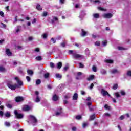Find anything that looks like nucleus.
I'll return each mask as SVG.
<instances>
[{
    "instance_id": "nucleus-1",
    "label": "nucleus",
    "mask_w": 131,
    "mask_h": 131,
    "mask_svg": "<svg viewBox=\"0 0 131 131\" xmlns=\"http://www.w3.org/2000/svg\"><path fill=\"white\" fill-rule=\"evenodd\" d=\"M14 80H16L17 84H12V82H8L7 84L8 88H9V89H10V90H12V91H15L16 88H20V86H22V85H23V82H22V81L20 80L19 77H15L14 78Z\"/></svg>"
},
{
    "instance_id": "nucleus-2",
    "label": "nucleus",
    "mask_w": 131,
    "mask_h": 131,
    "mask_svg": "<svg viewBox=\"0 0 131 131\" xmlns=\"http://www.w3.org/2000/svg\"><path fill=\"white\" fill-rule=\"evenodd\" d=\"M28 122L31 123L32 125H35V124H36L37 123V120L36 119V118L34 117V116L30 115L28 117Z\"/></svg>"
},
{
    "instance_id": "nucleus-3",
    "label": "nucleus",
    "mask_w": 131,
    "mask_h": 131,
    "mask_svg": "<svg viewBox=\"0 0 131 131\" xmlns=\"http://www.w3.org/2000/svg\"><path fill=\"white\" fill-rule=\"evenodd\" d=\"M14 114L16 118H17L18 119H21L24 117V114L19 113L17 110H14Z\"/></svg>"
},
{
    "instance_id": "nucleus-4",
    "label": "nucleus",
    "mask_w": 131,
    "mask_h": 131,
    "mask_svg": "<svg viewBox=\"0 0 131 131\" xmlns=\"http://www.w3.org/2000/svg\"><path fill=\"white\" fill-rule=\"evenodd\" d=\"M73 58H75V59H80V58H83V57H82V55L77 54L76 52H73Z\"/></svg>"
},
{
    "instance_id": "nucleus-5",
    "label": "nucleus",
    "mask_w": 131,
    "mask_h": 131,
    "mask_svg": "<svg viewBox=\"0 0 131 131\" xmlns=\"http://www.w3.org/2000/svg\"><path fill=\"white\" fill-rule=\"evenodd\" d=\"M103 17L106 19H110V18H112L113 17V14L110 13H105L103 15Z\"/></svg>"
},
{
    "instance_id": "nucleus-6",
    "label": "nucleus",
    "mask_w": 131,
    "mask_h": 131,
    "mask_svg": "<svg viewBox=\"0 0 131 131\" xmlns=\"http://www.w3.org/2000/svg\"><path fill=\"white\" fill-rule=\"evenodd\" d=\"M101 95L104 97L105 96H108V97H110V94H109V93H108V92H107L104 89L101 90Z\"/></svg>"
},
{
    "instance_id": "nucleus-7",
    "label": "nucleus",
    "mask_w": 131,
    "mask_h": 131,
    "mask_svg": "<svg viewBox=\"0 0 131 131\" xmlns=\"http://www.w3.org/2000/svg\"><path fill=\"white\" fill-rule=\"evenodd\" d=\"M23 100H24L23 97H20V96H18V97H17L15 98V101L17 103H18L19 102H22V101H23Z\"/></svg>"
},
{
    "instance_id": "nucleus-8",
    "label": "nucleus",
    "mask_w": 131,
    "mask_h": 131,
    "mask_svg": "<svg viewBox=\"0 0 131 131\" xmlns=\"http://www.w3.org/2000/svg\"><path fill=\"white\" fill-rule=\"evenodd\" d=\"M112 74H116V73H119V71L116 69H113L111 71Z\"/></svg>"
},
{
    "instance_id": "nucleus-9",
    "label": "nucleus",
    "mask_w": 131,
    "mask_h": 131,
    "mask_svg": "<svg viewBox=\"0 0 131 131\" xmlns=\"http://www.w3.org/2000/svg\"><path fill=\"white\" fill-rule=\"evenodd\" d=\"M94 78H95V75H91L89 76L88 78H87V80L88 81H91V80H93Z\"/></svg>"
},
{
    "instance_id": "nucleus-10",
    "label": "nucleus",
    "mask_w": 131,
    "mask_h": 131,
    "mask_svg": "<svg viewBox=\"0 0 131 131\" xmlns=\"http://www.w3.org/2000/svg\"><path fill=\"white\" fill-rule=\"evenodd\" d=\"M29 110H30V107L28 105H25L23 108V111H29Z\"/></svg>"
},
{
    "instance_id": "nucleus-11",
    "label": "nucleus",
    "mask_w": 131,
    "mask_h": 131,
    "mask_svg": "<svg viewBox=\"0 0 131 131\" xmlns=\"http://www.w3.org/2000/svg\"><path fill=\"white\" fill-rule=\"evenodd\" d=\"M6 54L9 57H11V56H12V52H11V51H10V49H6Z\"/></svg>"
},
{
    "instance_id": "nucleus-12",
    "label": "nucleus",
    "mask_w": 131,
    "mask_h": 131,
    "mask_svg": "<svg viewBox=\"0 0 131 131\" xmlns=\"http://www.w3.org/2000/svg\"><path fill=\"white\" fill-rule=\"evenodd\" d=\"M87 106H88V107L91 111H93V108H92L91 107V106H92V102L89 101V102H87Z\"/></svg>"
},
{
    "instance_id": "nucleus-13",
    "label": "nucleus",
    "mask_w": 131,
    "mask_h": 131,
    "mask_svg": "<svg viewBox=\"0 0 131 131\" xmlns=\"http://www.w3.org/2000/svg\"><path fill=\"white\" fill-rule=\"evenodd\" d=\"M77 98H78V94L75 93L73 96V100L76 101V100H77Z\"/></svg>"
},
{
    "instance_id": "nucleus-14",
    "label": "nucleus",
    "mask_w": 131,
    "mask_h": 131,
    "mask_svg": "<svg viewBox=\"0 0 131 131\" xmlns=\"http://www.w3.org/2000/svg\"><path fill=\"white\" fill-rule=\"evenodd\" d=\"M93 16L95 19H98V18H100V14L99 13H94Z\"/></svg>"
},
{
    "instance_id": "nucleus-15",
    "label": "nucleus",
    "mask_w": 131,
    "mask_h": 131,
    "mask_svg": "<svg viewBox=\"0 0 131 131\" xmlns=\"http://www.w3.org/2000/svg\"><path fill=\"white\" fill-rule=\"evenodd\" d=\"M88 34V32H85L83 29L82 30L81 36H85Z\"/></svg>"
},
{
    "instance_id": "nucleus-16",
    "label": "nucleus",
    "mask_w": 131,
    "mask_h": 131,
    "mask_svg": "<svg viewBox=\"0 0 131 131\" xmlns=\"http://www.w3.org/2000/svg\"><path fill=\"white\" fill-rule=\"evenodd\" d=\"M57 68L58 69H61L62 68V62H58L57 64Z\"/></svg>"
},
{
    "instance_id": "nucleus-17",
    "label": "nucleus",
    "mask_w": 131,
    "mask_h": 131,
    "mask_svg": "<svg viewBox=\"0 0 131 131\" xmlns=\"http://www.w3.org/2000/svg\"><path fill=\"white\" fill-rule=\"evenodd\" d=\"M4 115H5V117H7V118L11 117V114L10 113V112H8L5 113L4 114Z\"/></svg>"
},
{
    "instance_id": "nucleus-18",
    "label": "nucleus",
    "mask_w": 131,
    "mask_h": 131,
    "mask_svg": "<svg viewBox=\"0 0 131 131\" xmlns=\"http://www.w3.org/2000/svg\"><path fill=\"white\" fill-rule=\"evenodd\" d=\"M52 100H53V101H57V100H58V96H57L56 95H54L53 96Z\"/></svg>"
},
{
    "instance_id": "nucleus-19",
    "label": "nucleus",
    "mask_w": 131,
    "mask_h": 131,
    "mask_svg": "<svg viewBox=\"0 0 131 131\" xmlns=\"http://www.w3.org/2000/svg\"><path fill=\"white\" fill-rule=\"evenodd\" d=\"M55 76H56V78H59V79H61V78H62V75H61L60 74H55Z\"/></svg>"
},
{
    "instance_id": "nucleus-20",
    "label": "nucleus",
    "mask_w": 131,
    "mask_h": 131,
    "mask_svg": "<svg viewBox=\"0 0 131 131\" xmlns=\"http://www.w3.org/2000/svg\"><path fill=\"white\" fill-rule=\"evenodd\" d=\"M4 124L5 126H7L8 127H10V126H11V123H10L9 122H5Z\"/></svg>"
},
{
    "instance_id": "nucleus-21",
    "label": "nucleus",
    "mask_w": 131,
    "mask_h": 131,
    "mask_svg": "<svg viewBox=\"0 0 131 131\" xmlns=\"http://www.w3.org/2000/svg\"><path fill=\"white\" fill-rule=\"evenodd\" d=\"M105 62L106 63H110V64H112V63H113V60L111 59H106L105 60Z\"/></svg>"
},
{
    "instance_id": "nucleus-22",
    "label": "nucleus",
    "mask_w": 131,
    "mask_h": 131,
    "mask_svg": "<svg viewBox=\"0 0 131 131\" xmlns=\"http://www.w3.org/2000/svg\"><path fill=\"white\" fill-rule=\"evenodd\" d=\"M36 9H37V10H38L39 11L42 10V8H41V6L39 4H38L37 5Z\"/></svg>"
},
{
    "instance_id": "nucleus-23",
    "label": "nucleus",
    "mask_w": 131,
    "mask_h": 131,
    "mask_svg": "<svg viewBox=\"0 0 131 131\" xmlns=\"http://www.w3.org/2000/svg\"><path fill=\"white\" fill-rule=\"evenodd\" d=\"M93 2L96 5H99L101 4V1L100 0H94Z\"/></svg>"
},
{
    "instance_id": "nucleus-24",
    "label": "nucleus",
    "mask_w": 131,
    "mask_h": 131,
    "mask_svg": "<svg viewBox=\"0 0 131 131\" xmlns=\"http://www.w3.org/2000/svg\"><path fill=\"white\" fill-rule=\"evenodd\" d=\"M118 49L119 51H125V50H126V48L121 47H118Z\"/></svg>"
},
{
    "instance_id": "nucleus-25",
    "label": "nucleus",
    "mask_w": 131,
    "mask_h": 131,
    "mask_svg": "<svg viewBox=\"0 0 131 131\" xmlns=\"http://www.w3.org/2000/svg\"><path fill=\"white\" fill-rule=\"evenodd\" d=\"M101 74H103V75H105V74H106L107 72L106 71V70L103 69L101 70Z\"/></svg>"
},
{
    "instance_id": "nucleus-26",
    "label": "nucleus",
    "mask_w": 131,
    "mask_h": 131,
    "mask_svg": "<svg viewBox=\"0 0 131 131\" xmlns=\"http://www.w3.org/2000/svg\"><path fill=\"white\" fill-rule=\"evenodd\" d=\"M40 99L39 98V96H37L36 98V99H35V102L36 103H38V102H40Z\"/></svg>"
},
{
    "instance_id": "nucleus-27",
    "label": "nucleus",
    "mask_w": 131,
    "mask_h": 131,
    "mask_svg": "<svg viewBox=\"0 0 131 131\" xmlns=\"http://www.w3.org/2000/svg\"><path fill=\"white\" fill-rule=\"evenodd\" d=\"M118 88V85L117 84H114L113 86V90H117Z\"/></svg>"
},
{
    "instance_id": "nucleus-28",
    "label": "nucleus",
    "mask_w": 131,
    "mask_h": 131,
    "mask_svg": "<svg viewBox=\"0 0 131 131\" xmlns=\"http://www.w3.org/2000/svg\"><path fill=\"white\" fill-rule=\"evenodd\" d=\"M21 29V27L20 26H17L16 29H15V30H16V32L18 33L19 32V31H20V29Z\"/></svg>"
},
{
    "instance_id": "nucleus-29",
    "label": "nucleus",
    "mask_w": 131,
    "mask_h": 131,
    "mask_svg": "<svg viewBox=\"0 0 131 131\" xmlns=\"http://www.w3.org/2000/svg\"><path fill=\"white\" fill-rule=\"evenodd\" d=\"M42 37H43V38L44 39H46V38H47V37H48V34L47 33H44L42 35Z\"/></svg>"
},
{
    "instance_id": "nucleus-30",
    "label": "nucleus",
    "mask_w": 131,
    "mask_h": 131,
    "mask_svg": "<svg viewBox=\"0 0 131 131\" xmlns=\"http://www.w3.org/2000/svg\"><path fill=\"white\" fill-rule=\"evenodd\" d=\"M27 73H28L30 75H32V74H33V71L29 70L27 71Z\"/></svg>"
},
{
    "instance_id": "nucleus-31",
    "label": "nucleus",
    "mask_w": 131,
    "mask_h": 131,
    "mask_svg": "<svg viewBox=\"0 0 131 131\" xmlns=\"http://www.w3.org/2000/svg\"><path fill=\"white\" fill-rule=\"evenodd\" d=\"M58 21V18L54 17L53 19L52 20V23H55V21Z\"/></svg>"
},
{
    "instance_id": "nucleus-32",
    "label": "nucleus",
    "mask_w": 131,
    "mask_h": 131,
    "mask_svg": "<svg viewBox=\"0 0 131 131\" xmlns=\"http://www.w3.org/2000/svg\"><path fill=\"white\" fill-rule=\"evenodd\" d=\"M96 117V115H92L90 116V120H94L95 119V118Z\"/></svg>"
},
{
    "instance_id": "nucleus-33",
    "label": "nucleus",
    "mask_w": 131,
    "mask_h": 131,
    "mask_svg": "<svg viewBox=\"0 0 131 131\" xmlns=\"http://www.w3.org/2000/svg\"><path fill=\"white\" fill-rule=\"evenodd\" d=\"M36 60H37V61H41L42 58H41V56H37L36 57Z\"/></svg>"
},
{
    "instance_id": "nucleus-34",
    "label": "nucleus",
    "mask_w": 131,
    "mask_h": 131,
    "mask_svg": "<svg viewBox=\"0 0 131 131\" xmlns=\"http://www.w3.org/2000/svg\"><path fill=\"white\" fill-rule=\"evenodd\" d=\"M49 76H50V74L49 73H47L44 74L45 78H49Z\"/></svg>"
},
{
    "instance_id": "nucleus-35",
    "label": "nucleus",
    "mask_w": 131,
    "mask_h": 131,
    "mask_svg": "<svg viewBox=\"0 0 131 131\" xmlns=\"http://www.w3.org/2000/svg\"><path fill=\"white\" fill-rule=\"evenodd\" d=\"M98 9L99 10V11H103V12H105V11H106V9H105L101 7H98Z\"/></svg>"
},
{
    "instance_id": "nucleus-36",
    "label": "nucleus",
    "mask_w": 131,
    "mask_h": 131,
    "mask_svg": "<svg viewBox=\"0 0 131 131\" xmlns=\"http://www.w3.org/2000/svg\"><path fill=\"white\" fill-rule=\"evenodd\" d=\"M92 70L94 72H97V67H96V66H94L92 67Z\"/></svg>"
},
{
    "instance_id": "nucleus-37",
    "label": "nucleus",
    "mask_w": 131,
    "mask_h": 131,
    "mask_svg": "<svg viewBox=\"0 0 131 131\" xmlns=\"http://www.w3.org/2000/svg\"><path fill=\"white\" fill-rule=\"evenodd\" d=\"M40 83H41L40 79H37L36 81V84H37V85H38Z\"/></svg>"
},
{
    "instance_id": "nucleus-38",
    "label": "nucleus",
    "mask_w": 131,
    "mask_h": 131,
    "mask_svg": "<svg viewBox=\"0 0 131 131\" xmlns=\"http://www.w3.org/2000/svg\"><path fill=\"white\" fill-rule=\"evenodd\" d=\"M88 125H89V124L88 123H84L82 124V127L83 128H85V127H86V126Z\"/></svg>"
},
{
    "instance_id": "nucleus-39",
    "label": "nucleus",
    "mask_w": 131,
    "mask_h": 131,
    "mask_svg": "<svg viewBox=\"0 0 131 131\" xmlns=\"http://www.w3.org/2000/svg\"><path fill=\"white\" fill-rule=\"evenodd\" d=\"M115 96L116 98H119L120 97V95L119 94V93H118V92L115 93Z\"/></svg>"
},
{
    "instance_id": "nucleus-40",
    "label": "nucleus",
    "mask_w": 131,
    "mask_h": 131,
    "mask_svg": "<svg viewBox=\"0 0 131 131\" xmlns=\"http://www.w3.org/2000/svg\"><path fill=\"white\" fill-rule=\"evenodd\" d=\"M6 69L3 67H0V71L2 72H3L4 71H5Z\"/></svg>"
},
{
    "instance_id": "nucleus-41",
    "label": "nucleus",
    "mask_w": 131,
    "mask_h": 131,
    "mask_svg": "<svg viewBox=\"0 0 131 131\" xmlns=\"http://www.w3.org/2000/svg\"><path fill=\"white\" fill-rule=\"evenodd\" d=\"M120 94L122 95V96H124L125 95V92L124 90H121L120 91Z\"/></svg>"
},
{
    "instance_id": "nucleus-42",
    "label": "nucleus",
    "mask_w": 131,
    "mask_h": 131,
    "mask_svg": "<svg viewBox=\"0 0 131 131\" xmlns=\"http://www.w3.org/2000/svg\"><path fill=\"white\" fill-rule=\"evenodd\" d=\"M6 106L7 107V108H9V109H11L12 108V105L9 103L6 104Z\"/></svg>"
},
{
    "instance_id": "nucleus-43",
    "label": "nucleus",
    "mask_w": 131,
    "mask_h": 131,
    "mask_svg": "<svg viewBox=\"0 0 131 131\" xmlns=\"http://www.w3.org/2000/svg\"><path fill=\"white\" fill-rule=\"evenodd\" d=\"M0 16H1L2 18H4V17H5V14H4V12L0 11Z\"/></svg>"
},
{
    "instance_id": "nucleus-44",
    "label": "nucleus",
    "mask_w": 131,
    "mask_h": 131,
    "mask_svg": "<svg viewBox=\"0 0 131 131\" xmlns=\"http://www.w3.org/2000/svg\"><path fill=\"white\" fill-rule=\"evenodd\" d=\"M76 119H77L78 120H79V119H81V116L78 115L76 116Z\"/></svg>"
},
{
    "instance_id": "nucleus-45",
    "label": "nucleus",
    "mask_w": 131,
    "mask_h": 131,
    "mask_svg": "<svg viewBox=\"0 0 131 131\" xmlns=\"http://www.w3.org/2000/svg\"><path fill=\"white\" fill-rule=\"evenodd\" d=\"M127 76L131 77V71H128L127 72Z\"/></svg>"
},
{
    "instance_id": "nucleus-46",
    "label": "nucleus",
    "mask_w": 131,
    "mask_h": 131,
    "mask_svg": "<svg viewBox=\"0 0 131 131\" xmlns=\"http://www.w3.org/2000/svg\"><path fill=\"white\" fill-rule=\"evenodd\" d=\"M104 108L105 109H107V110H109L110 109V106H108V105H107V104H105L104 105Z\"/></svg>"
},
{
    "instance_id": "nucleus-47",
    "label": "nucleus",
    "mask_w": 131,
    "mask_h": 131,
    "mask_svg": "<svg viewBox=\"0 0 131 131\" xmlns=\"http://www.w3.org/2000/svg\"><path fill=\"white\" fill-rule=\"evenodd\" d=\"M47 15H48V12L45 11L43 13V14H42L43 17H47Z\"/></svg>"
},
{
    "instance_id": "nucleus-48",
    "label": "nucleus",
    "mask_w": 131,
    "mask_h": 131,
    "mask_svg": "<svg viewBox=\"0 0 131 131\" xmlns=\"http://www.w3.org/2000/svg\"><path fill=\"white\" fill-rule=\"evenodd\" d=\"M119 119H120V120H123V119H124V116H123V115L121 116L119 118Z\"/></svg>"
},
{
    "instance_id": "nucleus-49",
    "label": "nucleus",
    "mask_w": 131,
    "mask_h": 131,
    "mask_svg": "<svg viewBox=\"0 0 131 131\" xmlns=\"http://www.w3.org/2000/svg\"><path fill=\"white\" fill-rule=\"evenodd\" d=\"M102 45L104 47L107 46V41H104L102 42Z\"/></svg>"
},
{
    "instance_id": "nucleus-50",
    "label": "nucleus",
    "mask_w": 131,
    "mask_h": 131,
    "mask_svg": "<svg viewBox=\"0 0 131 131\" xmlns=\"http://www.w3.org/2000/svg\"><path fill=\"white\" fill-rule=\"evenodd\" d=\"M66 45V42H63L61 43V46L64 48L65 46Z\"/></svg>"
},
{
    "instance_id": "nucleus-51",
    "label": "nucleus",
    "mask_w": 131,
    "mask_h": 131,
    "mask_svg": "<svg viewBox=\"0 0 131 131\" xmlns=\"http://www.w3.org/2000/svg\"><path fill=\"white\" fill-rule=\"evenodd\" d=\"M50 67H51V68H54V67H55V64H54L53 62H51Z\"/></svg>"
},
{
    "instance_id": "nucleus-52",
    "label": "nucleus",
    "mask_w": 131,
    "mask_h": 131,
    "mask_svg": "<svg viewBox=\"0 0 131 131\" xmlns=\"http://www.w3.org/2000/svg\"><path fill=\"white\" fill-rule=\"evenodd\" d=\"M28 40L29 41H32V40H33V37H29Z\"/></svg>"
},
{
    "instance_id": "nucleus-53",
    "label": "nucleus",
    "mask_w": 131,
    "mask_h": 131,
    "mask_svg": "<svg viewBox=\"0 0 131 131\" xmlns=\"http://www.w3.org/2000/svg\"><path fill=\"white\" fill-rule=\"evenodd\" d=\"M61 113H62V112H61V111L57 112L56 113V116H58L60 115V114H61Z\"/></svg>"
},
{
    "instance_id": "nucleus-54",
    "label": "nucleus",
    "mask_w": 131,
    "mask_h": 131,
    "mask_svg": "<svg viewBox=\"0 0 131 131\" xmlns=\"http://www.w3.org/2000/svg\"><path fill=\"white\" fill-rule=\"evenodd\" d=\"M100 41H96L95 43V46H100Z\"/></svg>"
},
{
    "instance_id": "nucleus-55",
    "label": "nucleus",
    "mask_w": 131,
    "mask_h": 131,
    "mask_svg": "<svg viewBox=\"0 0 131 131\" xmlns=\"http://www.w3.org/2000/svg\"><path fill=\"white\" fill-rule=\"evenodd\" d=\"M1 24L2 25L3 28H6L7 27V25H6V24H5L3 23H1Z\"/></svg>"
},
{
    "instance_id": "nucleus-56",
    "label": "nucleus",
    "mask_w": 131,
    "mask_h": 131,
    "mask_svg": "<svg viewBox=\"0 0 131 131\" xmlns=\"http://www.w3.org/2000/svg\"><path fill=\"white\" fill-rule=\"evenodd\" d=\"M26 79H27V80L28 82L30 81V80H31V78H30L29 76H27V77H26Z\"/></svg>"
},
{
    "instance_id": "nucleus-57",
    "label": "nucleus",
    "mask_w": 131,
    "mask_h": 131,
    "mask_svg": "<svg viewBox=\"0 0 131 131\" xmlns=\"http://www.w3.org/2000/svg\"><path fill=\"white\" fill-rule=\"evenodd\" d=\"M81 74H82V73H81V72H79L77 73V76H80V75H81Z\"/></svg>"
},
{
    "instance_id": "nucleus-58",
    "label": "nucleus",
    "mask_w": 131,
    "mask_h": 131,
    "mask_svg": "<svg viewBox=\"0 0 131 131\" xmlns=\"http://www.w3.org/2000/svg\"><path fill=\"white\" fill-rule=\"evenodd\" d=\"M3 115H4V112L2 111H0V116H1V117H3Z\"/></svg>"
},
{
    "instance_id": "nucleus-59",
    "label": "nucleus",
    "mask_w": 131,
    "mask_h": 131,
    "mask_svg": "<svg viewBox=\"0 0 131 131\" xmlns=\"http://www.w3.org/2000/svg\"><path fill=\"white\" fill-rule=\"evenodd\" d=\"M83 64H82V63H79V68H83Z\"/></svg>"
},
{
    "instance_id": "nucleus-60",
    "label": "nucleus",
    "mask_w": 131,
    "mask_h": 131,
    "mask_svg": "<svg viewBox=\"0 0 131 131\" xmlns=\"http://www.w3.org/2000/svg\"><path fill=\"white\" fill-rule=\"evenodd\" d=\"M93 88H94V83H91L90 89V90H92V89H93Z\"/></svg>"
},
{
    "instance_id": "nucleus-61",
    "label": "nucleus",
    "mask_w": 131,
    "mask_h": 131,
    "mask_svg": "<svg viewBox=\"0 0 131 131\" xmlns=\"http://www.w3.org/2000/svg\"><path fill=\"white\" fill-rule=\"evenodd\" d=\"M35 52H37V53H38V52H39V48H36L34 50Z\"/></svg>"
},
{
    "instance_id": "nucleus-62",
    "label": "nucleus",
    "mask_w": 131,
    "mask_h": 131,
    "mask_svg": "<svg viewBox=\"0 0 131 131\" xmlns=\"http://www.w3.org/2000/svg\"><path fill=\"white\" fill-rule=\"evenodd\" d=\"M51 40L53 41V43H56V40L54 38H52Z\"/></svg>"
},
{
    "instance_id": "nucleus-63",
    "label": "nucleus",
    "mask_w": 131,
    "mask_h": 131,
    "mask_svg": "<svg viewBox=\"0 0 131 131\" xmlns=\"http://www.w3.org/2000/svg\"><path fill=\"white\" fill-rule=\"evenodd\" d=\"M68 69V67H65L63 68L64 71H67Z\"/></svg>"
},
{
    "instance_id": "nucleus-64",
    "label": "nucleus",
    "mask_w": 131,
    "mask_h": 131,
    "mask_svg": "<svg viewBox=\"0 0 131 131\" xmlns=\"http://www.w3.org/2000/svg\"><path fill=\"white\" fill-rule=\"evenodd\" d=\"M72 130L73 131H76V127H73L72 128Z\"/></svg>"
}]
</instances>
